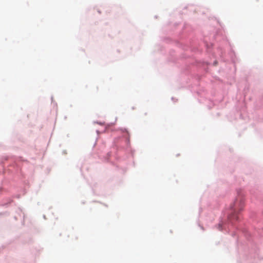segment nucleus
Returning a JSON list of instances; mask_svg holds the SVG:
<instances>
[{
	"mask_svg": "<svg viewBox=\"0 0 263 263\" xmlns=\"http://www.w3.org/2000/svg\"><path fill=\"white\" fill-rule=\"evenodd\" d=\"M243 208V204L242 202L235 201L234 205L231 207L233 211V213L230 217L231 220L234 219L237 220L238 219L237 213L239 211L242 210Z\"/></svg>",
	"mask_w": 263,
	"mask_h": 263,
	"instance_id": "1",
	"label": "nucleus"
}]
</instances>
